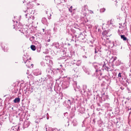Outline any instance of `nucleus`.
Masks as SVG:
<instances>
[{"label":"nucleus","instance_id":"412c9836","mask_svg":"<svg viewBox=\"0 0 131 131\" xmlns=\"http://www.w3.org/2000/svg\"><path fill=\"white\" fill-rule=\"evenodd\" d=\"M41 64L43 66H44L45 65V63L43 61H41Z\"/></svg>","mask_w":131,"mask_h":131},{"label":"nucleus","instance_id":"dca6fc26","mask_svg":"<svg viewBox=\"0 0 131 131\" xmlns=\"http://www.w3.org/2000/svg\"><path fill=\"white\" fill-rule=\"evenodd\" d=\"M14 28L17 29H19L20 28V26L18 24V25H15V27Z\"/></svg>","mask_w":131,"mask_h":131},{"label":"nucleus","instance_id":"c9c22d12","mask_svg":"<svg viewBox=\"0 0 131 131\" xmlns=\"http://www.w3.org/2000/svg\"><path fill=\"white\" fill-rule=\"evenodd\" d=\"M60 66L61 67H62V66L61 64L60 65Z\"/></svg>","mask_w":131,"mask_h":131},{"label":"nucleus","instance_id":"4be33fe9","mask_svg":"<svg viewBox=\"0 0 131 131\" xmlns=\"http://www.w3.org/2000/svg\"><path fill=\"white\" fill-rule=\"evenodd\" d=\"M67 103L68 104V105H71V103L70 101V100H68L67 101Z\"/></svg>","mask_w":131,"mask_h":131},{"label":"nucleus","instance_id":"0eeeda50","mask_svg":"<svg viewBox=\"0 0 131 131\" xmlns=\"http://www.w3.org/2000/svg\"><path fill=\"white\" fill-rule=\"evenodd\" d=\"M23 61L25 63H28L29 62V60H28L27 58H26L25 56L24 55V56H23Z\"/></svg>","mask_w":131,"mask_h":131},{"label":"nucleus","instance_id":"4468645a","mask_svg":"<svg viewBox=\"0 0 131 131\" xmlns=\"http://www.w3.org/2000/svg\"><path fill=\"white\" fill-rule=\"evenodd\" d=\"M57 130V129H53L51 127H48V131H54Z\"/></svg>","mask_w":131,"mask_h":131},{"label":"nucleus","instance_id":"bb28decb","mask_svg":"<svg viewBox=\"0 0 131 131\" xmlns=\"http://www.w3.org/2000/svg\"><path fill=\"white\" fill-rule=\"evenodd\" d=\"M30 2H32V3H34V1H35V0H30Z\"/></svg>","mask_w":131,"mask_h":131},{"label":"nucleus","instance_id":"a211bd4d","mask_svg":"<svg viewBox=\"0 0 131 131\" xmlns=\"http://www.w3.org/2000/svg\"><path fill=\"white\" fill-rule=\"evenodd\" d=\"M54 45L57 48H59V45L58 42H57Z\"/></svg>","mask_w":131,"mask_h":131},{"label":"nucleus","instance_id":"20e7f679","mask_svg":"<svg viewBox=\"0 0 131 131\" xmlns=\"http://www.w3.org/2000/svg\"><path fill=\"white\" fill-rule=\"evenodd\" d=\"M52 72V70L49 68H48L47 69L46 72L48 74L47 75L48 77L49 76V74L50 73H51Z\"/></svg>","mask_w":131,"mask_h":131},{"label":"nucleus","instance_id":"6ab92c4d","mask_svg":"<svg viewBox=\"0 0 131 131\" xmlns=\"http://www.w3.org/2000/svg\"><path fill=\"white\" fill-rule=\"evenodd\" d=\"M105 9L103 8H102L100 9V11L101 13H102L104 12L105 11Z\"/></svg>","mask_w":131,"mask_h":131},{"label":"nucleus","instance_id":"f8f14e48","mask_svg":"<svg viewBox=\"0 0 131 131\" xmlns=\"http://www.w3.org/2000/svg\"><path fill=\"white\" fill-rule=\"evenodd\" d=\"M121 38L124 41H126L127 40V38L125 37L124 35H121Z\"/></svg>","mask_w":131,"mask_h":131},{"label":"nucleus","instance_id":"f257e3e1","mask_svg":"<svg viewBox=\"0 0 131 131\" xmlns=\"http://www.w3.org/2000/svg\"><path fill=\"white\" fill-rule=\"evenodd\" d=\"M114 20L113 19H111L110 20L108 21L107 22V24L109 25L110 26H112L113 27H115Z\"/></svg>","mask_w":131,"mask_h":131},{"label":"nucleus","instance_id":"c03bdc74","mask_svg":"<svg viewBox=\"0 0 131 131\" xmlns=\"http://www.w3.org/2000/svg\"><path fill=\"white\" fill-rule=\"evenodd\" d=\"M16 23H17V21H16Z\"/></svg>","mask_w":131,"mask_h":131},{"label":"nucleus","instance_id":"c85d7f7f","mask_svg":"<svg viewBox=\"0 0 131 131\" xmlns=\"http://www.w3.org/2000/svg\"><path fill=\"white\" fill-rule=\"evenodd\" d=\"M31 38H32L33 39H34L35 38V37L34 36H33L31 37Z\"/></svg>","mask_w":131,"mask_h":131},{"label":"nucleus","instance_id":"72a5a7b5","mask_svg":"<svg viewBox=\"0 0 131 131\" xmlns=\"http://www.w3.org/2000/svg\"><path fill=\"white\" fill-rule=\"evenodd\" d=\"M42 30H43V32L44 31V29H42Z\"/></svg>","mask_w":131,"mask_h":131},{"label":"nucleus","instance_id":"79ce46f5","mask_svg":"<svg viewBox=\"0 0 131 131\" xmlns=\"http://www.w3.org/2000/svg\"><path fill=\"white\" fill-rule=\"evenodd\" d=\"M47 12H46V14H47Z\"/></svg>","mask_w":131,"mask_h":131},{"label":"nucleus","instance_id":"ddd939ff","mask_svg":"<svg viewBox=\"0 0 131 131\" xmlns=\"http://www.w3.org/2000/svg\"><path fill=\"white\" fill-rule=\"evenodd\" d=\"M65 84H66V82H64L63 83L62 85V86L63 87V88L64 89H65V88H68V87L69 86L67 84L65 86H64V85Z\"/></svg>","mask_w":131,"mask_h":131},{"label":"nucleus","instance_id":"2eb2a0df","mask_svg":"<svg viewBox=\"0 0 131 131\" xmlns=\"http://www.w3.org/2000/svg\"><path fill=\"white\" fill-rule=\"evenodd\" d=\"M31 49L33 51H34L36 50V48L35 46L32 45L30 47Z\"/></svg>","mask_w":131,"mask_h":131},{"label":"nucleus","instance_id":"37998d69","mask_svg":"<svg viewBox=\"0 0 131 131\" xmlns=\"http://www.w3.org/2000/svg\"><path fill=\"white\" fill-rule=\"evenodd\" d=\"M50 16H51V14H50Z\"/></svg>","mask_w":131,"mask_h":131},{"label":"nucleus","instance_id":"f03ea898","mask_svg":"<svg viewBox=\"0 0 131 131\" xmlns=\"http://www.w3.org/2000/svg\"><path fill=\"white\" fill-rule=\"evenodd\" d=\"M34 73L35 75H37L41 74V72L39 69H36L34 71Z\"/></svg>","mask_w":131,"mask_h":131},{"label":"nucleus","instance_id":"e433bc0d","mask_svg":"<svg viewBox=\"0 0 131 131\" xmlns=\"http://www.w3.org/2000/svg\"><path fill=\"white\" fill-rule=\"evenodd\" d=\"M97 53L96 51H95V53Z\"/></svg>","mask_w":131,"mask_h":131},{"label":"nucleus","instance_id":"cd10ccee","mask_svg":"<svg viewBox=\"0 0 131 131\" xmlns=\"http://www.w3.org/2000/svg\"><path fill=\"white\" fill-rule=\"evenodd\" d=\"M54 0V1H55V3H57V4H59V3L58 2H57V0Z\"/></svg>","mask_w":131,"mask_h":131},{"label":"nucleus","instance_id":"b1692460","mask_svg":"<svg viewBox=\"0 0 131 131\" xmlns=\"http://www.w3.org/2000/svg\"><path fill=\"white\" fill-rule=\"evenodd\" d=\"M121 73H120V72H119L118 75V77H121Z\"/></svg>","mask_w":131,"mask_h":131},{"label":"nucleus","instance_id":"f704fd0d","mask_svg":"<svg viewBox=\"0 0 131 131\" xmlns=\"http://www.w3.org/2000/svg\"><path fill=\"white\" fill-rule=\"evenodd\" d=\"M47 127L46 128V131H48V130H47Z\"/></svg>","mask_w":131,"mask_h":131},{"label":"nucleus","instance_id":"6e6552de","mask_svg":"<svg viewBox=\"0 0 131 131\" xmlns=\"http://www.w3.org/2000/svg\"><path fill=\"white\" fill-rule=\"evenodd\" d=\"M73 86L74 87V90H76V88H77V89H79L80 88V87L79 86H78L77 85V83L76 82H75Z\"/></svg>","mask_w":131,"mask_h":131},{"label":"nucleus","instance_id":"393cba45","mask_svg":"<svg viewBox=\"0 0 131 131\" xmlns=\"http://www.w3.org/2000/svg\"><path fill=\"white\" fill-rule=\"evenodd\" d=\"M69 11L71 13L72 12V9L70 8L69 9Z\"/></svg>","mask_w":131,"mask_h":131},{"label":"nucleus","instance_id":"7ed1b4c3","mask_svg":"<svg viewBox=\"0 0 131 131\" xmlns=\"http://www.w3.org/2000/svg\"><path fill=\"white\" fill-rule=\"evenodd\" d=\"M34 6V4L32 2H30L27 4V8L29 9L32 8Z\"/></svg>","mask_w":131,"mask_h":131},{"label":"nucleus","instance_id":"a19ab883","mask_svg":"<svg viewBox=\"0 0 131 131\" xmlns=\"http://www.w3.org/2000/svg\"><path fill=\"white\" fill-rule=\"evenodd\" d=\"M45 79H47V78H45Z\"/></svg>","mask_w":131,"mask_h":131},{"label":"nucleus","instance_id":"1a4fd4ad","mask_svg":"<svg viewBox=\"0 0 131 131\" xmlns=\"http://www.w3.org/2000/svg\"><path fill=\"white\" fill-rule=\"evenodd\" d=\"M20 101V99L19 98H15L14 100V102L15 103H18Z\"/></svg>","mask_w":131,"mask_h":131},{"label":"nucleus","instance_id":"ea45409f","mask_svg":"<svg viewBox=\"0 0 131 131\" xmlns=\"http://www.w3.org/2000/svg\"><path fill=\"white\" fill-rule=\"evenodd\" d=\"M25 15V16H27V14H26Z\"/></svg>","mask_w":131,"mask_h":131},{"label":"nucleus","instance_id":"f3484780","mask_svg":"<svg viewBox=\"0 0 131 131\" xmlns=\"http://www.w3.org/2000/svg\"><path fill=\"white\" fill-rule=\"evenodd\" d=\"M81 61L80 60H78L77 62V65L78 66L80 65L81 64Z\"/></svg>","mask_w":131,"mask_h":131},{"label":"nucleus","instance_id":"aec40b11","mask_svg":"<svg viewBox=\"0 0 131 131\" xmlns=\"http://www.w3.org/2000/svg\"><path fill=\"white\" fill-rule=\"evenodd\" d=\"M38 48L39 52L40 51V48L41 47V44H39L38 46Z\"/></svg>","mask_w":131,"mask_h":131},{"label":"nucleus","instance_id":"c756f323","mask_svg":"<svg viewBox=\"0 0 131 131\" xmlns=\"http://www.w3.org/2000/svg\"><path fill=\"white\" fill-rule=\"evenodd\" d=\"M53 30L54 31H56V28H55V27H54L53 28Z\"/></svg>","mask_w":131,"mask_h":131},{"label":"nucleus","instance_id":"9b49d317","mask_svg":"<svg viewBox=\"0 0 131 131\" xmlns=\"http://www.w3.org/2000/svg\"><path fill=\"white\" fill-rule=\"evenodd\" d=\"M115 44H114V45L115 46H116L117 45L119 46L120 45L121 43L118 41H116L115 42Z\"/></svg>","mask_w":131,"mask_h":131},{"label":"nucleus","instance_id":"423d86ee","mask_svg":"<svg viewBox=\"0 0 131 131\" xmlns=\"http://www.w3.org/2000/svg\"><path fill=\"white\" fill-rule=\"evenodd\" d=\"M30 125V123L28 122L25 121L24 122V126L25 128H27Z\"/></svg>","mask_w":131,"mask_h":131},{"label":"nucleus","instance_id":"5701e85b","mask_svg":"<svg viewBox=\"0 0 131 131\" xmlns=\"http://www.w3.org/2000/svg\"><path fill=\"white\" fill-rule=\"evenodd\" d=\"M116 59H117V57H114L113 61V62L115 60H116Z\"/></svg>","mask_w":131,"mask_h":131},{"label":"nucleus","instance_id":"7c9ffc66","mask_svg":"<svg viewBox=\"0 0 131 131\" xmlns=\"http://www.w3.org/2000/svg\"><path fill=\"white\" fill-rule=\"evenodd\" d=\"M50 39H49L48 40H47V41L48 42H50Z\"/></svg>","mask_w":131,"mask_h":131},{"label":"nucleus","instance_id":"58836bf2","mask_svg":"<svg viewBox=\"0 0 131 131\" xmlns=\"http://www.w3.org/2000/svg\"><path fill=\"white\" fill-rule=\"evenodd\" d=\"M33 65V64H31V66H32V65Z\"/></svg>","mask_w":131,"mask_h":131},{"label":"nucleus","instance_id":"4c0bfd02","mask_svg":"<svg viewBox=\"0 0 131 131\" xmlns=\"http://www.w3.org/2000/svg\"><path fill=\"white\" fill-rule=\"evenodd\" d=\"M84 57H85V58H87L85 56Z\"/></svg>","mask_w":131,"mask_h":131},{"label":"nucleus","instance_id":"a878e982","mask_svg":"<svg viewBox=\"0 0 131 131\" xmlns=\"http://www.w3.org/2000/svg\"><path fill=\"white\" fill-rule=\"evenodd\" d=\"M89 12L91 14H92L93 13V12L91 10H90Z\"/></svg>","mask_w":131,"mask_h":131},{"label":"nucleus","instance_id":"473e14b6","mask_svg":"<svg viewBox=\"0 0 131 131\" xmlns=\"http://www.w3.org/2000/svg\"><path fill=\"white\" fill-rule=\"evenodd\" d=\"M72 6H71L70 7V8H71V9H72Z\"/></svg>","mask_w":131,"mask_h":131},{"label":"nucleus","instance_id":"9d476101","mask_svg":"<svg viewBox=\"0 0 131 131\" xmlns=\"http://www.w3.org/2000/svg\"><path fill=\"white\" fill-rule=\"evenodd\" d=\"M96 73L97 76L99 75L100 74V75H101V71L100 70H96Z\"/></svg>","mask_w":131,"mask_h":131},{"label":"nucleus","instance_id":"2f4dec72","mask_svg":"<svg viewBox=\"0 0 131 131\" xmlns=\"http://www.w3.org/2000/svg\"><path fill=\"white\" fill-rule=\"evenodd\" d=\"M36 5H37V6H38V5H40V4H39V3H37V4H36Z\"/></svg>","mask_w":131,"mask_h":131},{"label":"nucleus","instance_id":"39448f33","mask_svg":"<svg viewBox=\"0 0 131 131\" xmlns=\"http://www.w3.org/2000/svg\"><path fill=\"white\" fill-rule=\"evenodd\" d=\"M42 22L43 24L46 25L48 24V23L46 19L45 18H43L42 19Z\"/></svg>","mask_w":131,"mask_h":131}]
</instances>
